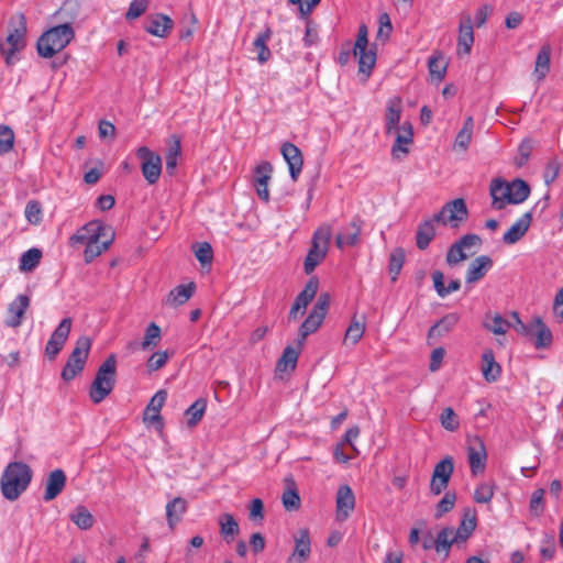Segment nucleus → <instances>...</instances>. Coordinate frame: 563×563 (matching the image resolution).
I'll use <instances>...</instances> for the list:
<instances>
[{
  "mask_svg": "<svg viewBox=\"0 0 563 563\" xmlns=\"http://www.w3.org/2000/svg\"><path fill=\"white\" fill-rule=\"evenodd\" d=\"M26 22L23 14L13 16L10 21L9 34L4 42L0 43V52L8 65L16 62L15 53L25 46Z\"/></svg>",
  "mask_w": 563,
  "mask_h": 563,
  "instance_id": "4",
  "label": "nucleus"
},
{
  "mask_svg": "<svg viewBox=\"0 0 563 563\" xmlns=\"http://www.w3.org/2000/svg\"><path fill=\"white\" fill-rule=\"evenodd\" d=\"M367 27L361 25L354 44L353 53L358 56V68L361 73L369 74L376 62V54L372 49H367Z\"/></svg>",
  "mask_w": 563,
  "mask_h": 563,
  "instance_id": "12",
  "label": "nucleus"
},
{
  "mask_svg": "<svg viewBox=\"0 0 563 563\" xmlns=\"http://www.w3.org/2000/svg\"><path fill=\"white\" fill-rule=\"evenodd\" d=\"M299 350L300 347L296 350L291 346H287L277 362L276 369L278 372L294 371L298 361Z\"/></svg>",
  "mask_w": 563,
  "mask_h": 563,
  "instance_id": "47",
  "label": "nucleus"
},
{
  "mask_svg": "<svg viewBox=\"0 0 563 563\" xmlns=\"http://www.w3.org/2000/svg\"><path fill=\"white\" fill-rule=\"evenodd\" d=\"M196 258L199 261L202 267L211 266L213 258V251L208 242L196 243L194 246Z\"/></svg>",
  "mask_w": 563,
  "mask_h": 563,
  "instance_id": "52",
  "label": "nucleus"
},
{
  "mask_svg": "<svg viewBox=\"0 0 563 563\" xmlns=\"http://www.w3.org/2000/svg\"><path fill=\"white\" fill-rule=\"evenodd\" d=\"M273 35V31L271 27H265L263 32H261L253 42L254 48L257 51V60L261 64L266 63L271 57L272 53L267 46V43L271 41Z\"/></svg>",
  "mask_w": 563,
  "mask_h": 563,
  "instance_id": "38",
  "label": "nucleus"
},
{
  "mask_svg": "<svg viewBox=\"0 0 563 563\" xmlns=\"http://www.w3.org/2000/svg\"><path fill=\"white\" fill-rule=\"evenodd\" d=\"M187 511V501L181 497H175L166 505V519L168 527L174 530Z\"/></svg>",
  "mask_w": 563,
  "mask_h": 563,
  "instance_id": "31",
  "label": "nucleus"
},
{
  "mask_svg": "<svg viewBox=\"0 0 563 563\" xmlns=\"http://www.w3.org/2000/svg\"><path fill=\"white\" fill-rule=\"evenodd\" d=\"M195 291V284L179 285L170 290L166 303L173 307L184 305L190 299Z\"/></svg>",
  "mask_w": 563,
  "mask_h": 563,
  "instance_id": "39",
  "label": "nucleus"
},
{
  "mask_svg": "<svg viewBox=\"0 0 563 563\" xmlns=\"http://www.w3.org/2000/svg\"><path fill=\"white\" fill-rule=\"evenodd\" d=\"M220 533L227 542H231L240 528L238 521L231 514H222L219 517Z\"/></svg>",
  "mask_w": 563,
  "mask_h": 563,
  "instance_id": "46",
  "label": "nucleus"
},
{
  "mask_svg": "<svg viewBox=\"0 0 563 563\" xmlns=\"http://www.w3.org/2000/svg\"><path fill=\"white\" fill-rule=\"evenodd\" d=\"M141 159V169L144 178L150 185L156 184L162 174V158L146 146H141L136 151Z\"/></svg>",
  "mask_w": 563,
  "mask_h": 563,
  "instance_id": "11",
  "label": "nucleus"
},
{
  "mask_svg": "<svg viewBox=\"0 0 563 563\" xmlns=\"http://www.w3.org/2000/svg\"><path fill=\"white\" fill-rule=\"evenodd\" d=\"M396 140L391 147V154L395 158H399L400 154H408L410 145L413 141V131L410 122H404L398 130L395 131Z\"/></svg>",
  "mask_w": 563,
  "mask_h": 563,
  "instance_id": "23",
  "label": "nucleus"
},
{
  "mask_svg": "<svg viewBox=\"0 0 563 563\" xmlns=\"http://www.w3.org/2000/svg\"><path fill=\"white\" fill-rule=\"evenodd\" d=\"M30 306V297L27 295H18L8 307V319L5 324L10 328H16L21 325L24 312Z\"/></svg>",
  "mask_w": 563,
  "mask_h": 563,
  "instance_id": "22",
  "label": "nucleus"
},
{
  "mask_svg": "<svg viewBox=\"0 0 563 563\" xmlns=\"http://www.w3.org/2000/svg\"><path fill=\"white\" fill-rule=\"evenodd\" d=\"M161 340V328L152 322L145 330V335L141 343L142 350H150L158 344Z\"/></svg>",
  "mask_w": 563,
  "mask_h": 563,
  "instance_id": "53",
  "label": "nucleus"
},
{
  "mask_svg": "<svg viewBox=\"0 0 563 563\" xmlns=\"http://www.w3.org/2000/svg\"><path fill=\"white\" fill-rule=\"evenodd\" d=\"M336 511L338 521H345L355 507V496L349 485H341L336 492Z\"/></svg>",
  "mask_w": 563,
  "mask_h": 563,
  "instance_id": "18",
  "label": "nucleus"
},
{
  "mask_svg": "<svg viewBox=\"0 0 563 563\" xmlns=\"http://www.w3.org/2000/svg\"><path fill=\"white\" fill-rule=\"evenodd\" d=\"M42 258V252L38 249H30L24 252L20 258V271L32 272L37 267Z\"/></svg>",
  "mask_w": 563,
  "mask_h": 563,
  "instance_id": "50",
  "label": "nucleus"
},
{
  "mask_svg": "<svg viewBox=\"0 0 563 563\" xmlns=\"http://www.w3.org/2000/svg\"><path fill=\"white\" fill-rule=\"evenodd\" d=\"M112 233H114V231L110 225L103 224L101 221L93 220L73 234L69 239V244L75 246L77 244L95 242L106 238L110 239Z\"/></svg>",
  "mask_w": 563,
  "mask_h": 563,
  "instance_id": "9",
  "label": "nucleus"
},
{
  "mask_svg": "<svg viewBox=\"0 0 563 563\" xmlns=\"http://www.w3.org/2000/svg\"><path fill=\"white\" fill-rule=\"evenodd\" d=\"M453 543H459L454 533V529L446 527L438 533L434 541V548L437 552L444 551L448 553Z\"/></svg>",
  "mask_w": 563,
  "mask_h": 563,
  "instance_id": "49",
  "label": "nucleus"
},
{
  "mask_svg": "<svg viewBox=\"0 0 563 563\" xmlns=\"http://www.w3.org/2000/svg\"><path fill=\"white\" fill-rule=\"evenodd\" d=\"M532 221V212L523 213L509 229L505 232L503 241L506 244H515L527 233Z\"/></svg>",
  "mask_w": 563,
  "mask_h": 563,
  "instance_id": "25",
  "label": "nucleus"
},
{
  "mask_svg": "<svg viewBox=\"0 0 563 563\" xmlns=\"http://www.w3.org/2000/svg\"><path fill=\"white\" fill-rule=\"evenodd\" d=\"M173 25L174 22L169 16L157 13L148 16L145 30L154 36L166 37L172 31Z\"/></svg>",
  "mask_w": 563,
  "mask_h": 563,
  "instance_id": "26",
  "label": "nucleus"
},
{
  "mask_svg": "<svg viewBox=\"0 0 563 563\" xmlns=\"http://www.w3.org/2000/svg\"><path fill=\"white\" fill-rule=\"evenodd\" d=\"M467 457L473 475H477L484 472L487 453L485 444L481 438L475 437L468 440Z\"/></svg>",
  "mask_w": 563,
  "mask_h": 563,
  "instance_id": "16",
  "label": "nucleus"
},
{
  "mask_svg": "<svg viewBox=\"0 0 563 563\" xmlns=\"http://www.w3.org/2000/svg\"><path fill=\"white\" fill-rule=\"evenodd\" d=\"M148 1L147 0H133L130 3L129 10L125 14L128 20H134L141 16L147 9Z\"/></svg>",
  "mask_w": 563,
  "mask_h": 563,
  "instance_id": "62",
  "label": "nucleus"
},
{
  "mask_svg": "<svg viewBox=\"0 0 563 563\" xmlns=\"http://www.w3.org/2000/svg\"><path fill=\"white\" fill-rule=\"evenodd\" d=\"M477 525L476 510L472 508H465L463 518L456 530H454L455 537L459 542H465L474 532Z\"/></svg>",
  "mask_w": 563,
  "mask_h": 563,
  "instance_id": "29",
  "label": "nucleus"
},
{
  "mask_svg": "<svg viewBox=\"0 0 563 563\" xmlns=\"http://www.w3.org/2000/svg\"><path fill=\"white\" fill-rule=\"evenodd\" d=\"M365 329V317L358 319L354 316L351 320L350 325L346 329L344 343L355 345L363 338Z\"/></svg>",
  "mask_w": 563,
  "mask_h": 563,
  "instance_id": "42",
  "label": "nucleus"
},
{
  "mask_svg": "<svg viewBox=\"0 0 563 563\" xmlns=\"http://www.w3.org/2000/svg\"><path fill=\"white\" fill-rule=\"evenodd\" d=\"M510 203L519 205L523 202L530 194L529 185L522 179H515L508 183Z\"/></svg>",
  "mask_w": 563,
  "mask_h": 563,
  "instance_id": "45",
  "label": "nucleus"
},
{
  "mask_svg": "<svg viewBox=\"0 0 563 563\" xmlns=\"http://www.w3.org/2000/svg\"><path fill=\"white\" fill-rule=\"evenodd\" d=\"M180 151H181L180 141H179V139H175L173 144L169 145L168 151L165 156L166 170L169 174H173L174 169L177 166V158L180 154Z\"/></svg>",
  "mask_w": 563,
  "mask_h": 563,
  "instance_id": "54",
  "label": "nucleus"
},
{
  "mask_svg": "<svg viewBox=\"0 0 563 563\" xmlns=\"http://www.w3.org/2000/svg\"><path fill=\"white\" fill-rule=\"evenodd\" d=\"M167 399L165 390H158L150 400L144 410L143 420L146 423L154 424L158 431L163 430L164 423L161 416V410Z\"/></svg>",
  "mask_w": 563,
  "mask_h": 563,
  "instance_id": "17",
  "label": "nucleus"
},
{
  "mask_svg": "<svg viewBox=\"0 0 563 563\" xmlns=\"http://www.w3.org/2000/svg\"><path fill=\"white\" fill-rule=\"evenodd\" d=\"M319 287V282L316 277L310 278L302 291L298 294L295 299V302L300 305L303 309H307L308 305L316 297Z\"/></svg>",
  "mask_w": 563,
  "mask_h": 563,
  "instance_id": "48",
  "label": "nucleus"
},
{
  "mask_svg": "<svg viewBox=\"0 0 563 563\" xmlns=\"http://www.w3.org/2000/svg\"><path fill=\"white\" fill-rule=\"evenodd\" d=\"M401 110V99L399 97L390 98L387 101L385 113L386 134H394L395 131L399 129Z\"/></svg>",
  "mask_w": 563,
  "mask_h": 563,
  "instance_id": "27",
  "label": "nucleus"
},
{
  "mask_svg": "<svg viewBox=\"0 0 563 563\" xmlns=\"http://www.w3.org/2000/svg\"><path fill=\"white\" fill-rule=\"evenodd\" d=\"M456 496L454 493L448 492L435 506L434 517L440 519L446 512L451 511L455 505Z\"/></svg>",
  "mask_w": 563,
  "mask_h": 563,
  "instance_id": "57",
  "label": "nucleus"
},
{
  "mask_svg": "<svg viewBox=\"0 0 563 563\" xmlns=\"http://www.w3.org/2000/svg\"><path fill=\"white\" fill-rule=\"evenodd\" d=\"M495 493V486L489 483L478 485L474 492V500L478 504H487L492 500Z\"/></svg>",
  "mask_w": 563,
  "mask_h": 563,
  "instance_id": "59",
  "label": "nucleus"
},
{
  "mask_svg": "<svg viewBox=\"0 0 563 563\" xmlns=\"http://www.w3.org/2000/svg\"><path fill=\"white\" fill-rule=\"evenodd\" d=\"M483 366L482 373L486 382H496L501 373L500 365L495 361V355L492 350L484 351L482 355Z\"/></svg>",
  "mask_w": 563,
  "mask_h": 563,
  "instance_id": "36",
  "label": "nucleus"
},
{
  "mask_svg": "<svg viewBox=\"0 0 563 563\" xmlns=\"http://www.w3.org/2000/svg\"><path fill=\"white\" fill-rule=\"evenodd\" d=\"M536 336L534 346L537 349L548 347L552 343V332L550 328L543 322L541 317L532 319V334Z\"/></svg>",
  "mask_w": 563,
  "mask_h": 563,
  "instance_id": "33",
  "label": "nucleus"
},
{
  "mask_svg": "<svg viewBox=\"0 0 563 563\" xmlns=\"http://www.w3.org/2000/svg\"><path fill=\"white\" fill-rule=\"evenodd\" d=\"M91 347L90 338L82 335L77 339L74 350L71 351L63 371L62 378L65 382L73 380L82 372Z\"/></svg>",
  "mask_w": 563,
  "mask_h": 563,
  "instance_id": "6",
  "label": "nucleus"
},
{
  "mask_svg": "<svg viewBox=\"0 0 563 563\" xmlns=\"http://www.w3.org/2000/svg\"><path fill=\"white\" fill-rule=\"evenodd\" d=\"M206 408V399L199 398L185 411L188 427H195L202 419Z\"/></svg>",
  "mask_w": 563,
  "mask_h": 563,
  "instance_id": "51",
  "label": "nucleus"
},
{
  "mask_svg": "<svg viewBox=\"0 0 563 563\" xmlns=\"http://www.w3.org/2000/svg\"><path fill=\"white\" fill-rule=\"evenodd\" d=\"M295 548L286 563H305L311 554V539L308 529H299L294 534Z\"/></svg>",
  "mask_w": 563,
  "mask_h": 563,
  "instance_id": "15",
  "label": "nucleus"
},
{
  "mask_svg": "<svg viewBox=\"0 0 563 563\" xmlns=\"http://www.w3.org/2000/svg\"><path fill=\"white\" fill-rule=\"evenodd\" d=\"M32 479L30 466L23 462H11L1 476V493L8 500H15L27 488Z\"/></svg>",
  "mask_w": 563,
  "mask_h": 563,
  "instance_id": "1",
  "label": "nucleus"
},
{
  "mask_svg": "<svg viewBox=\"0 0 563 563\" xmlns=\"http://www.w3.org/2000/svg\"><path fill=\"white\" fill-rule=\"evenodd\" d=\"M291 486L290 488H288L284 494H283V505L285 507L286 510L288 511H292V510H297L300 506V497L298 495V492L295 487V483L291 482Z\"/></svg>",
  "mask_w": 563,
  "mask_h": 563,
  "instance_id": "58",
  "label": "nucleus"
},
{
  "mask_svg": "<svg viewBox=\"0 0 563 563\" xmlns=\"http://www.w3.org/2000/svg\"><path fill=\"white\" fill-rule=\"evenodd\" d=\"M75 32L70 24L65 23L46 31L37 41V52L42 57L49 58L63 51L74 38Z\"/></svg>",
  "mask_w": 563,
  "mask_h": 563,
  "instance_id": "3",
  "label": "nucleus"
},
{
  "mask_svg": "<svg viewBox=\"0 0 563 563\" xmlns=\"http://www.w3.org/2000/svg\"><path fill=\"white\" fill-rule=\"evenodd\" d=\"M453 472L454 460L452 456H445L435 464L430 482L432 495L438 496L446 489Z\"/></svg>",
  "mask_w": 563,
  "mask_h": 563,
  "instance_id": "13",
  "label": "nucleus"
},
{
  "mask_svg": "<svg viewBox=\"0 0 563 563\" xmlns=\"http://www.w3.org/2000/svg\"><path fill=\"white\" fill-rule=\"evenodd\" d=\"M405 261V252L402 249H395L390 253L389 257V272L393 274V282L397 279L398 274L400 273Z\"/></svg>",
  "mask_w": 563,
  "mask_h": 563,
  "instance_id": "55",
  "label": "nucleus"
},
{
  "mask_svg": "<svg viewBox=\"0 0 563 563\" xmlns=\"http://www.w3.org/2000/svg\"><path fill=\"white\" fill-rule=\"evenodd\" d=\"M66 484V475L63 470L57 468L49 473L46 484L43 499L51 501L56 498L64 489Z\"/></svg>",
  "mask_w": 563,
  "mask_h": 563,
  "instance_id": "28",
  "label": "nucleus"
},
{
  "mask_svg": "<svg viewBox=\"0 0 563 563\" xmlns=\"http://www.w3.org/2000/svg\"><path fill=\"white\" fill-rule=\"evenodd\" d=\"M467 207L462 198L454 199L445 203L441 211L434 216V220L444 225L450 224L453 228L467 219Z\"/></svg>",
  "mask_w": 563,
  "mask_h": 563,
  "instance_id": "10",
  "label": "nucleus"
},
{
  "mask_svg": "<svg viewBox=\"0 0 563 563\" xmlns=\"http://www.w3.org/2000/svg\"><path fill=\"white\" fill-rule=\"evenodd\" d=\"M273 166L268 162H262L255 168L253 185L257 196L265 202L269 201L268 181L272 177Z\"/></svg>",
  "mask_w": 563,
  "mask_h": 563,
  "instance_id": "19",
  "label": "nucleus"
},
{
  "mask_svg": "<svg viewBox=\"0 0 563 563\" xmlns=\"http://www.w3.org/2000/svg\"><path fill=\"white\" fill-rule=\"evenodd\" d=\"M483 327L496 335H504L508 332L511 323L500 313L487 312L483 320Z\"/></svg>",
  "mask_w": 563,
  "mask_h": 563,
  "instance_id": "35",
  "label": "nucleus"
},
{
  "mask_svg": "<svg viewBox=\"0 0 563 563\" xmlns=\"http://www.w3.org/2000/svg\"><path fill=\"white\" fill-rule=\"evenodd\" d=\"M434 217L432 219L423 221L417 230V246L420 250H426L430 242L435 236Z\"/></svg>",
  "mask_w": 563,
  "mask_h": 563,
  "instance_id": "43",
  "label": "nucleus"
},
{
  "mask_svg": "<svg viewBox=\"0 0 563 563\" xmlns=\"http://www.w3.org/2000/svg\"><path fill=\"white\" fill-rule=\"evenodd\" d=\"M489 189L494 209L501 210L506 203H510L508 183L500 179H494Z\"/></svg>",
  "mask_w": 563,
  "mask_h": 563,
  "instance_id": "32",
  "label": "nucleus"
},
{
  "mask_svg": "<svg viewBox=\"0 0 563 563\" xmlns=\"http://www.w3.org/2000/svg\"><path fill=\"white\" fill-rule=\"evenodd\" d=\"M550 57L551 47L549 45H543L537 55L533 69V76L539 82L542 81L550 71Z\"/></svg>",
  "mask_w": 563,
  "mask_h": 563,
  "instance_id": "37",
  "label": "nucleus"
},
{
  "mask_svg": "<svg viewBox=\"0 0 563 563\" xmlns=\"http://www.w3.org/2000/svg\"><path fill=\"white\" fill-rule=\"evenodd\" d=\"M474 43V31L470 15L463 16L459 25L457 53L470 54Z\"/></svg>",
  "mask_w": 563,
  "mask_h": 563,
  "instance_id": "24",
  "label": "nucleus"
},
{
  "mask_svg": "<svg viewBox=\"0 0 563 563\" xmlns=\"http://www.w3.org/2000/svg\"><path fill=\"white\" fill-rule=\"evenodd\" d=\"M440 421L442 427L448 431H455L460 426L459 419L451 407H448L442 411Z\"/></svg>",
  "mask_w": 563,
  "mask_h": 563,
  "instance_id": "60",
  "label": "nucleus"
},
{
  "mask_svg": "<svg viewBox=\"0 0 563 563\" xmlns=\"http://www.w3.org/2000/svg\"><path fill=\"white\" fill-rule=\"evenodd\" d=\"M481 246L482 239L479 235L465 234L450 246L445 262L449 266H455L476 254Z\"/></svg>",
  "mask_w": 563,
  "mask_h": 563,
  "instance_id": "8",
  "label": "nucleus"
},
{
  "mask_svg": "<svg viewBox=\"0 0 563 563\" xmlns=\"http://www.w3.org/2000/svg\"><path fill=\"white\" fill-rule=\"evenodd\" d=\"M114 240V233L111 234V238H106L101 240H97L95 242H88L86 244V249L84 252V257L86 263L92 262L96 257L106 252L111 243Z\"/></svg>",
  "mask_w": 563,
  "mask_h": 563,
  "instance_id": "41",
  "label": "nucleus"
},
{
  "mask_svg": "<svg viewBox=\"0 0 563 563\" xmlns=\"http://www.w3.org/2000/svg\"><path fill=\"white\" fill-rule=\"evenodd\" d=\"M460 321V314L456 312H451L445 314L442 319H440L435 324H433L429 330V338L441 336L444 333L450 332Z\"/></svg>",
  "mask_w": 563,
  "mask_h": 563,
  "instance_id": "40",
  "label": "nucleus"
},
{
  "mask_svg": "<svg viewBox=\"0 0 563 563\" xmlns=\"http://www.w3.org/2000/svg\"><path fill=\"white\" fill-rule=\"evenodd\" d=\"M69 519L81 530L90 529L95 523L92 514L85 506H77L71 514Z\"/></svg>",
  "mask_w": 563,
  "mask_h": 563,
  "instance_id": "44",
  "label": "nucleus"
},
{
  "mask_svg": "<svg viewBox=\"0 0 563 563\" xmlns=\"http://www.w3.org/2000/svg\"><path fill=\"white\" fill-rule=\"evenodd\" d=\"M330 295L328 292H323L318 297L317 302L314 303L312 310L306 320L301 323L298 330V346L301 347L306 338L312 333H314L322 324L329 306H330Z\"/></svg>",
  "mask_w": 563,
  "mask_h": 563,
  "instance_id": "7",
  "label": "nucleus"
},
{
  "mask_svg": "<svg viewBox=\"0 0 563 563\" xmlns=\"http://www.w3.org/2000/svg\"><path fill=\"white\" fill-rule=\"evenodd\" d=\"M117 382V357L111 354L99 366L89 389V398L93 404L102 402L113 390Z\"/></svg>",
  "mask_w": 563,
  "mask_h": 563,
  "instance_id": "2",
  "label": "nucleus"
},
{
  "mask_svg": "<svg viewBox=\"0 0 563 563\" xmlns=\"http://www.w3.org/2000/svg\"><path fill=\"white\" fill-rule=\"evenodd\" d=\"M14 133L8 125H0V155L9 153L13 148Z\"/></svg>",
  "mask_w": 563,
  "mask_h": 563,
  "instance_id": "56",
  "label": "nucleus"
},
{
  "mask_svg": "<svg viewBox=\"0 0 563 563\" xmlns=\"http://www.w3.org/2000/svg\"><path fill=\"white\" fill-rule=\"evenodd\" d=\"M331 235L332 229L330 225H323L314 232L311 247L303 262L306 274H311L325 257Z\"/></svg>",
  "mask_w": 563,
  "mask_h": 563,
  "instance_id": "5",
  "label": "nucleus"
},
{
  "mask_svg": "<svg viewBox=\"0 0 563 563\" xmlns=\"http://www.w3.org/2000/svg\"><path fill=\"white\" fill-rule=\"evenodd\" d=\"M474 131V120L472 117L465 119L462 129L457 132L454 143L453 150L457 152L465 153L468 150V146L473 139Z\"/></svg>",
  "mask_w": 563,
  "mask_h": 563,
  "instance_id": "34",
  "label": "nucleus"
},
{
  "mask_svg": "<svg viewBox=\"0 0 563 563\" xmlns=\"http://www.w3.org/2000/svg\"><path fill=\"white\" fill-rule=\"evenodd\" d=\"M429 70L432 76L442 79L446 70V64L441 57H432L429 60Z\"/></svg>",
  "mask_w": 563,
  "mask_h": 563,
  "instance_id": "64",
  "label": "nucleus"
},
{
  "mask_svg": "<svg viewBox=\"0 0 563 563\" xmlns=\"http://www.w3.org/2000/svg\"><path fill=\"white\" fill-rule=\"evenodd\" d=\"M168 358H169L168 352H166V351L155 352L147 360L146 366L151 372L158 371L166 364Z\"/></svg>",
  "mask_w": 563,
  "mask_h": 563,
  "instance_id": "61",
  "label": "nucleus"
},
{
  "mask_svg": "<svg viewBox=\"0 0 563 563\" xmlns=\"http://www.w3.org/2000/svg\"><path fill=\"white\" fill-rule=\"evenodd\" d=\"M42 209L37 201L30 200L25 207V217L30 223H38L41 221Z\"/></svg>",
  "mask_w": 563,
  "mask_h": 563,
  "instance_id": "63",
  "label": "nucleus"
},
{
  "mask_svg": "<svg viewBox=\"0 0 563 563\" xmlns=\"http://www.w3.org/2000/svg\"><path fill=\"white\" fill-rule=\"evenodd\" d=\"M73 321L70 318H64L58 327L52 333L49 340L46 343L45 355L51 360H55L57 354L64 347L68 335L71 330Z\"/></svg>",
  "mask_w": 563,
  "mask_h": 563,
  "instance_id": "14",
  "label": "nucleus"
},
{
  "mask_svg": "<svg viewBox=\"0 0 563 563\" xmlns=\"http://www.w3.org/2000/svg\"><path fill=\"white\" fill-rule=\"evenodd\" d=\"M282 154L288 164L291 179L296 181L303 165V158L300 150L292 143H285L282 146Z\"/></svg>",
  "mask_w": 563,
  "mask_h": 563,
  "instance_id": "21",
  "label": "nucleus"
},
{
  "mask_svg": "<svg viewBox=\"0 0 563 563\" xmlns=\"http://www.w3.org/2000/svg\"><path fill=\"white\" fill-rule=\"evenodd\" d=\"M493 260L488 255H481L474 258L466 271L465 282L467 284H475L486 276L493 267Z\"/></svg>",
  "mask_w": 563,
  "mask_h": 563,
  "instance_id": "20",
  "label": "nucleus"
},
{
  "mask_svg": "<svg viewBox=\"0 0 563 563\" xmlns=\"http://www.w3.org/2000/svg\"><path fill=\"white\" fill-rule=\"evenodd\" d=\"M362 232V223L360 220H353L350 224H347L342 232H340L336 236L335 243L339 249H343L345 246H353L357 243L358 236Z\"/></svg>",
  "mask_w": 563,
  "mask_h": 563,
  "instance_id": "30",
  "label": "nucleus"
}]
</instances>
